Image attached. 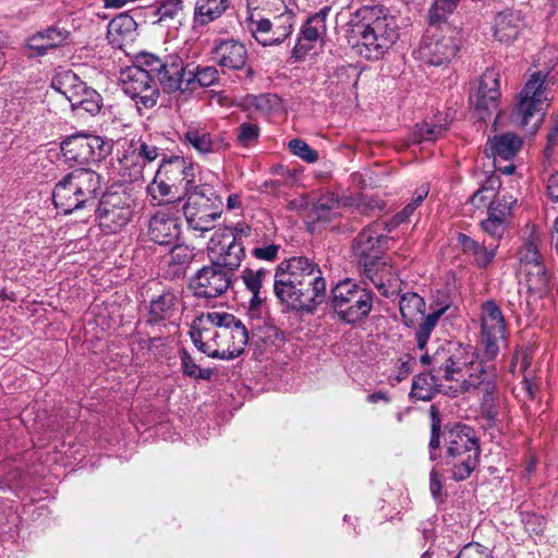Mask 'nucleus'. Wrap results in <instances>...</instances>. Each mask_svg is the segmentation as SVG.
Returning <instances> with one entry per match:
<instances>
[{
	"label": "nucleus",
	"mask_w": 558,
	"mask_h": 558,
	"mask_svg": "<svg viewBox=\"0 0 558 558\" xmlns=\"http://www.w3.org/2000/svg\"><path fill=\"white\" fill-rule=\"evenodd\" d=\"M430 439L429 459L446 468V472L457 481H464L480 462L481 448L478 438L472 427L457 423L445 426L441 432V418L436 405L429 409Z\"/></svg>",
	"instance_id": "1"
},
{
	"label": "nucleus",
	"mask_w": 558,
	"mask_h": 558,
	"mask_svg": "<svg viewBox=\"0 0 558 558\" xmlns=\"http://www.w3.org/2000/svg\"><path fill=\"white\" fill-rule=\"evenodd\" d=\"M274 292L288 308L313 313L326 300V280L318 264L294 256L278 265Z\"/></svg>",
	"instance_id": "2"
},
{
	"label": "nucleus",
	"mask_w": 558,
	"mask_h": 558,
	"mask_svg": "<svg viewBox=\"0 0 558 558\" xmlns=\"http://www.w3.org/2000/svg\"><path fill=\"white\" fill-rule=\"evenodd\" d=\"M350 40L357 53L368 60L380 59L399 38L395 16L380 7H362L350 22Z\"/></svg>",
	"instance_id": "3"
},
{
	"label": "nucleus",
	"mask_w": 558,
	"mask_h": 558,
	"mask_svg": "<svg viewBox=\"0 0 558 558\" xmlns=\"http://www.w3.org/2000/svg\"><path fill=\"white\" fill-rule=\"evenodd\" d=\"M101 195V177L90 169H76L63 177L52 192V202L64 215L92 213Z\"/></svg>",
	"instance_id": "4"
},
{
	"label": "nucleus",
	"mask_w": 558,
	"mask_h": 558,
	"mask_svg": "<svg viewBox=\"0 0 558 558\" xmlns=\"http://www.w3.org/2000/svg\"><path fill=\"white\" fill-rule=\"evenodd\" d=\"M375 298L366 283L344 279L331 288L328 304L340 322L354 326L368 318Z\"/></svg>",
	"instance_id": "5"
},
{
	"label": "nucleus",
	"mask_w": 558,
	"mask_h": 558,
	"mask_svg": "<svg viewBox=\"0 0 558 558\" xmlns=\"http://www.w3.org/2000/svg\"><path fill=\"white\" fill-rule=\"evenodd\" d=\"M391 232L388 222L374 221L365 227L354 239L352 250L365 275L377 286L373 276L387 266L385 251Z\"/></svg>",
	"instance_id": "6"
},
{
	"label": "nucleus",
	"mask_w": 558,
	"mask_h": 558,
	"mask_svg": "<svg viewBox=\"0 0 558 558\" xmlns=\"http://www.w3.org/2000/svg\"><path fill=\"white\" fill-rule=\"evenodd\" d=\"M99 228L107 234L120 232L131 221L133 199L125 192L101 193V198L93 210Z\"/></svg>",
	"instance_id": "7"
},
{
	"label": "nucleus",
	"mask_w": 558,
	"mask_h": 558,
	"mask_svg": "<svg viewBox=\"0 0 558 558\" xmlns=\"http://www.w3.org/2000/svg\"><path fill=\"white\" fill-rule=\"evenodd\" d=\"M121 87L141 113L155 107L160 95L151 72L140 62L121 73Z\"/></svg>",
	"instance_id": "8"
},
{
	"label": "nucleus",
	"mask_w": 558,
	"mask_h": 558,
	"mask_svg": "<svg viewBox=\"0 0 558 558\" xmlns=\"http://www.w3.org/2000/svg\"><path fill=\"white\" fill-rule=\"evenodd\" d=\"M137 62L146 65L154 78H157L165 93H186L184 89L186 72L183 59L178 54H167L163 59L149 52H144L137 58Z\"/></svg>",
	"instance_id": "9"
},
{
	"label": "nucleus",
	"mask_w": 558,
	"mask_h": 558,
	"mask_svg": "<svg viewBox=\"0 0 558 558\" xmlns=\"http://www.w3.org/2000/svg\"><path fill=\"white\" fill-rule=\"evenodd\" d=\"M547 77L548 72L536 71L531 74L519 94V100L511 114L514 124L521 128L527 126L534 114L547 106L548 98L545 95Z\"/></svg>",
	"instance_id": "10"
},
{
	"label": "nucleus",
	"mask_w": 558,
	"mask_h": 558,
	"mask_svg": "<svg viewBox=\"0 0 558 558\" xmlns=\"http://www.w3.org/2000/svg\"><path fill=\"white\" fill-rule=\"evenodd\" d=\"M61 151L71 166H83L105 158L109 153V145L98 135L77 133L61 143Z\"/></svg>",
	"instance_id": "11"
},
{
	"label": "nucleus",
	"mask_w": 558,
	"mask_h": 558,
	"mask_svg": "<svg viewBox=\"0 0 558 558\" xmlns=\"http://www.w3.org/2000/svg\"><path fill=\"white\" fill-rule=\"evenodd\" d=\"M208 252L211 262L220 264L223 269L233 272V276L245 256L243 242L236 239L230 228L218 229L214 232L208 243Z\"/></svg>",
	"instance_id": "12"
},
{
	"label": "nucleus",
	"mask_w": 558,
	"mask_h": 558,
	"mask_svg": "<svg viewBox=\"0 0 558 558\" xmlns=\"http://www.w3.org/2000/svg\"><path fill=\"white\" fill-rule=\"evenodd\" d=\"M482 345L484 356L494 360L499 352V342L505 339V316L493 300L485 301L481 306Z\"/></svg>",
	"instance_id": "13"
},
{
	"label": "nucleus",
	"mask_w": 558,
	"mask_h": 558,
	"mask_svg": "<svg viewBox=\"0 0 558 558\" xmlns=\"http://www.w3.org/2000/svg\"><path fill=\"white\" fill-rule=\"evenodd\" d=\"M235 276L221 267L220 264L211 262L203 266L192 278L191 286L194 294L198 298L215 299L232 287Z\"/></svg>",
	"instance_id": "14"
},
{
	"label": "nucleus",
	"mask_w": 558,
	"mask_h": 558,
	"mask_svg": "<svg viewBox=\"0 0 558 558\" xmlns=\"http://www.w3.org/2000/svg\"><path fill=\"white\" fill-rule=\"evenodd\" d=\"M211 58L223 72L243 71L244 80L252 82L254 70L247 63V50L244 44L233 38L216 39L211 48Z\"/></svg>",
	"instance_id": "15"
},
{
	"label": "nucleus",
	"mask_w": 558,
	"mask_h": 558,
	"mask_svg": "<svg viewBox=\"0 0 558 558\" xmlns=\"http://www.w3.org/2000/svg\"><path fill=\"white\" fill-rule=\"evenodd\" d=\"M500 96L499 73L487 69L480 78L477 90L470 96L475 117L482 121L489 118L497 110Z\"/></svg>",
	"instance_id": "16"
},
{
	"label": "nucleus",
	"mask_w": 558,
	"mask_h": 558,
	"mask_svg": "<svg viewBox=\"0 0 558 558\" xmlns=\"http://www.w3.org/2000/svg\"><path fill=\"white\" fill-rule=\"evenodd\" d=\"M475 361L470 363L469 375L461 383L454 395L475 391L478 395L484 392H496L497 371L492 363L493 360Z\"/></svg>",
	"instance_id": "17"
},
{
	"label": "nucleus",
	"mask_w": 558,
	"mask_h": 558,
	"mask_svg": "<svg viewBox=\"0 0 558 558\" xmlns=\"http://www.w3.org/2000/svg\"><path fill=\"white\" fill-rule=\"evenodd\" d=\"M464 355L465 349L458 343L448 342L440 345L432 355L430 372L439 378L451 380L466 364Z\"/></svg>",
	"instance_id": "18"
},
{
	"label": "nucleus",
	"mask_w": 558,
	"mask_h": 558,
	"mask_svg": "<svg viewBox=\"0 0 558 558\" xmlns=\"http://www.w3.org/2000/svg\"><path fill=\"white\" fill-rule=\"evenodd\" d=\"M459 46L452 37L426 36L420 44L418 58L429 65H441L454 58Z\"/></svg>",
	"instance_id": "19"
},
{
	"label": "nucleus",
	"mask_w": 558,
	"mask_h": 558,
	"mask_svg": "<svg viewBox=\"0 0 558 558\" xmlns=\"http://www.w3.org/2000/svg\"><path fill=\"white\" fill-rule=\"evenodd\" d=\"M184 204V215H194L195 213L221 215L222 198L216 193L215 189L209 184H201L190 193Z\"/></svg>",
	"instance_id": "20"
},
{
	"label": "nucleus",
	"mask_w": 558,
	"mask_h": 558,
	"mask_svg": "<svg viewBox=\"0 0 558 558\" xmlns=\"http://www.w3.org/2000/svg\"><path fill=\"white\" fill-rule=\"evenodd\" d=\"M180 233V219L170 213L158 210L149 220L148 235L157 244H172Z\"/></svg>",
	"instance_id": "21"
},
{
	"label": "nucleus",
	"mask_w": 558,
	"mask_h": 558,
	"mask_svg": "<svg viewBox=\"0 0 558 558\" xmlns=\"http://www.w3.org/2000/svg\"><path fill=\"white\" fill-rule=\"evenodd\" d=\"M180 304L181 298L171 290L154 296L149 302L147 324L153 326L175 318L180 314Z\"/></svg>",
	"instance_id": "22"
},
{
	"label": "nucleus",
	"mask_w": 558,
	"mask_h": 558,
	"mask_svg": "<svg viewBox=\"0 0 558 558\" xmlns=\"http://www.w3.org/2000/svg\"><path fill=\"white\" fill-rule=\"evenodd\" d=\"M523 27V16L520 11L505 10L495 17L494 36L500 43L509 44L515 40Z\"/></svg>",
	"instance_id": "23"
},
{
	"label": "nucleus",
	"mask_w": 558,
	"mask_h": 558,
	"mask_svg": "<svg viewBox=\"0 0 558 558\" xmlns=\"http://www.w3.org/2000/svg\"><path fill=\"white\" fill-rule=\"evenodd\" d=\"M70 33L58 26H49L27 39V47L36 56H45L49 50L61 46L68 39Z\"/></svg>",
	"instance_id": "24"
},
{
	"label": "nucleus",
	"mask_w": 558,
	"mask_h": 558,
	"mask_svg": "<svg viewBox=\"0 0 558 558\" xmlns=\"http://www.w3.org/2000/svg\"><path fill=\"white\" fill-rule=\"evenodd\" d=\"M270 275V271L265 268L253 269L245 267L241 272V280L247 292L251 293L248 300V308L252 312L258 311L265 302L266 296L263 292V282Z\"/></svg>",
	"instance_id": "25"
},
{
	"label": "nucleus",
	"mask_w": 558,
	"mask_h": 558,
	"mask_svg": "<svg viewBox=\"0 0 558 558\" xmlns=\"http://www.w3.org/2000/svg\"><path fill=\"white\" fill-rule=\"evenodd\" d=\"M458 243L478 268H486L495 258L498 243H481L464 233H458Z\"/></svg>",
	"instance_id": "26"
},
{
	"label": "nucleus",
	"mask_w": 558,
	"mask_h": 558,
	"mask_svg": "<svg viewBox=\"0 0 558 558\" xmlns=\"http://www.w3.org/2000/svg\"><path fill=\"white\" fill-rule=\"evenodd\" d=\"M183 140L199 154L217 153L226 146L222 138L198 125L189 126L183 133Z\"/></svg>",
	"instance_id": "27"
},
{
	"label": "nucleus",
	"mask_w": 558,
	"mask_h": 558,
	"mask_svg": "<svg viewBox=\"0 0 558 558\" xmlns=\"http://www.w3.org/2000/svg\"><path fill=\"white\" fill-rule=\"evenodd\" d=\"M522 140L512 132L497 134L488 140L487 146L494 157L495 162L498 159L511 160L522 147Z\"/></svg>",
	"instance_id": "28"
},
{
	"label": "nucleus",
	"mask_w": 558,
	"mask_h": 558,
	"mask_svg": "<svg viewBox=\"0 0 558 558\" xmlns=\"http://www.w3.org/2000/svg\"><path fill=\"white\" fill-rule=\"evenodd\" d=\"M136 28L135 20L128 13H121L108 24V40L112 46L122 48L125 41L133 39Z\"/></svg>",
	"instance_id": "29"
},
{
	"label": "nucleus",
	"mask_w": 558,
	"mask_h": 558,
	"mask_svg": "<svg viewBox=\"0 0 558 558\" xmlns=\"http://www.w3.org/2000/svg\"><path fill=\"white\" fill-rule=\"evenodd\" d=\"M338 217L337 208L331 199L320 198L313 203L305 216L307 228L314 232L319 227H325Z\"/></svg>",
	"instance_id": "30"
},
{
	"label": "nucleus",
	"mask_w": 558,
	"mask_h": 558,
	"mask_svg": "<svg viewBox=\"0 0 558 558\" xmlns=\"http://www.w3.org/2000/svg\"><path fill=\"white\" fill-rule=\"evenodd\" d=\"M399 311L403 324L412 328L416 325L420 317L425 312V301L415 292H407L400 296Z\"/></svg>",
	"instance_id": "31"
},
{
	"label": "nucleus",
	"mask_w": 558,
	"mask_h": 558,
	"mask_svg": "<svg viewBox=\"0 0 558 558\" xmlns=\"http://www.w3.org/2000/svg\"><path fill=\"white\" fill-rule=\"evenodd\" d=\"M184 89L186 93H192L198 87H210L219 82V72L213 65L196 66L189 69L186 72Z\"/></svg>",
	"instance_id": "32"
},
{
	"label": "nucleus",
	"mask_w": 558,
	"mask_h": 558,
	"mask_svg": "<svg viewBox=\"0 0 558 558\" xmlns=\"http://www.w3.org/2000/svg\"><path fill=\"white\" fill-rule=\"evenodd\" d=\"M83 81L72 71H62L53 76L51 86L58 93L62 94L71 104L77 101L78 90L83 87Z\"/></svg>",
	"instance_id": "33"
},
{
	"label": "nucleus",
	"mask_w": 558,
	"mask_h": 558,
	"mask_svg": "<svg viewBox=\"0 0 558 558\" xmlns=\"http://www.w3.org/2000/svg\"><path fill=\"white\" fill-rule=\"evenodd\" d=\"M330 10V7H324L317 13L308 17L302 26L300 38L307 43H316L327 31L326 20Z\"/></svg>",
	"instance_id": "34"
},
{
	"label": "nucleus",
	"mask_w": 558,
	"mask_h": 558,
	"mask_svg": "<svg viewBox=\"0 0 558 558\" xmlns=\"http://www.w3.org/2000/svg\"><path fill=\"white\" fill-rule=\"evenodd\" d=\"M228 0H197L194 10V21L199 25H206L227 10Z\"/></svg>",
	"instance_id": "35"
},
{
	"label": "nucleus",
	"mask_w": 558,
	"mask_h": 558,
	"mask_svg": "<svg viewBox=\"0 0 558 558\" xmlns=\"http://www.w3.org/2000/svg\"><path fill=\"white\" fill-rule=\"evenodd\" d=\"M439 377L429 371L413 377L410 397L415 400L429 401L436 392Z\"/></svg>",
	"instance_id": "36"
},
{
	"label": "nucleus",
	"mask_w": 558,
	"mask_h": 558,
	"mask_svg": "<svg viewBox=\"0 0 558 558\" xmlns=\"http://www.w3.org/2000/svg\"><path fill=\"white\" fill-rule=\"evenodd\" d=\"M499 187L500 180L498 177L492 175L487 178L485 183L471 196L470 203L476 208H488L490 203L496 199Z\"/></svg>",
	"instance_id": "37"
},
{
	"label": "nucleus",
	"mask_w": 558,
	"mask_h": 558,
	"mask_svg": "<svg viewBox=\"0 0 558 558\" xmlns=\"http://www.w3.org/2000/svg\"><path fill=\"white\" fill-rule=\"evenodd\" d=\"M186 168V159L180 156H173L170 159H163L156 177H165L172 185H179L182 174Z\"/></svg>",
	"instance_id": "38"
},
{
	"label": "nucleus",
	"mask_w": 558,
	"mask_h": 558,
	"mask_svg": "<svg viewBox=\"0 0 558 558\" xmlns=\"http://www.w3.org/2000/svg\"><path fill=\"white\" fill-rule=\"evenodd\" d=\"M526 286L531 293L542 296L548 289V275L543 264H534L532 267L526 268Z\"/></svg>",
	"instance_id": "39"
},
{
	"label": "nucleus",
	"mask_w": 558,
	"mask_h": 558,
	"mask_svg": "<svg viewBox=\"0 0 558 558\" xmlns=\"http://www.w3.org/2000/svg\"><path fill=\"white\" fill-rule=\"evenodd\" d=\"M446 308L436 310L428 315L422 317L423 320L418 324L415 332L416 345L420 350H424L430 338L432 331L435 329L440 316L445 313Z\"/></svg>",
	"instance_id": "40"
},
{
	"label": "nucleus",
	"mask_w": 558,
	"mask_h": 558,
	"mask_svg": "<svg viewBox=\"0 0 558 558\" xmlns=\"http://www.w3.org/2000/svg\"><path fill=\"white\" fill-rule=\"evenodd\" d=\"M447 130V122L445 123H436V122H424L417 125L416 130L412 134V141L414 143H423V142H435Z\"/></svg>",
	"instance_id": "41"
},
{
	"label": "nucleus",
	"mask_w": 558,
	"mask_h": 558,
	"mask_svg": "<svg viewBox=\"0 0 558 558\" xmlns=\"http://www.w3.org/2000/svg\"><path fill=\"white\" fill-rule=\"evenodd\" d=\"M515 203L517 199H513L512 197L502 196L501 198H496L493 203H490V206H488L487 215L490 218H494L495 216L497 219H500L507 225H510L512 218V208Z\"/></svg>",
	"instance_id": "42"
},
{
	"label": "nucleus",
	"mask_w": 558,
	"mask_h": 558,
	"mask_svg": "<svg viewBox=\"0 0 558 558\" xmlns=\"http://www.w3.org/2000/svg\"><path fill=\"white\" fill-rule=\"evenodd\" d=\"M293 27V14L290 11L277 16L274 22L271 36L274 45H280L283 43L292 33Z\"/></svg>",
	"instance_id": "43"
},
{
	"label": "nucleus",
	"mask_w": 558,
	"mask_h": 558,
	"mask_svg": "<svg viewBox=\"0 0 558 558\" xmlns=\"http://www.w3.org/2000/svg\"><path fill=\"white\" fill-rule=\"evenodd\" d=\"M180 360L183 374L185 376L195 378V379H210L213 375V371L210 368H201L193 360L191 354L185 350H180Z\"/></svg>",
	"instance_id": "44"
},
{
	"label": "nucleus",
	"mask_w": 558,
	"mask_h": 558,
	"mask_svg": "<svg viewBox=\"0 0 558 558\" xmlns=\"http://www.w3.org/2000/svg\"><path fill=\"white\" fill-rule=\"evenodd\" d=\"M274 23L268 19H260L258 21L251 20L250 31L255 40L263 46H274L271 36Z\"/></svg>",
	"instance_id": "45"
},
{
	"label": "nucleus",
	"mask_w": 558,
	"mask_h": 558,
	"mask_svg": "<svg viewBox=\"0 0 558 558\" xmlns=\"http://www.w3.org/2000/svg\"><path fill=\"white\" fill-rule=\"evenodd\" d=\"M220 336L221 333L215 332L213 339L216 340ZM222 336H230L233 343V348L241 349L242 352H244V348L248 342V331L240 319L236 318L232 327H230L228 331L222 333Z\"/></svg>",
	"instance_id": "46"
},
{
	"label": "nucleus",
	"mask_w": 558,
	"mask_h": 558,
	"mask_svg": "<svg viewBox=\"0 0 558 558\" xmlns=\"http://www.w3.org/2000/svg\"><path fill=\"white\" fill-rule=\"evenodd\" d=\"M510 225H507L500 219H497L495 216L490 218L487 216L486 219L481 221L482 230L489 235L493 241L490 243H498L504 238L506 232L508 231Z\"/></svg>",
	"instance_id": "47"
},
{
	"label": "nucleus",
	"mask_w": 558,
	"mask_h": 558,
	"mask_svg": "<svg viewBox=\"0 0 558 558\" xmlns=\"http://www.w3.org/2000/svg\"><path fill=\"white\" fill-rule=\"evenodd\" d=\"M259 134V126L251 122H243L236 129L238 143L243 147H250L257 143Z\"/></svg>",
	"instance_id": "48"
},
{
	"label": "nucleus",
	"mask_w": 558,
	"mask_h": 558,
	"mask_svg": "<svg viewBox=\"0 0 558 558\" xmlns=\"http://www.w3.org/2000/svg\"><path fill=\"white\" fill-rule=\"evenodd\" d=\"M187 221V225L191 229L206 232L214 228V221L220 218L221 215H213V214H204V213H195L194 215H184Z\"/></svg>",
	"instance_id": "49"
},
{
	"label": "nucleus",
	"mask_w": 558,
	"mask_h": 558,
	"mask_svg": "<svg viewBox=\"0 0 558 558\" xmlns=\"http://www.w3.org/2000/svg\"><path fill=\"white\" fill-rule=\"evenodd\" d=\"M461 0H434L430 9V21L433 23L444 21L459 5Z\"/></svg>",
	"instance_id": "50"
},
{
	"label": "nucleus",
	"mask_w": 558,
	"mask_h": 558,
	"mask_svg": "<svg viewBox=\"0 0 558 558\" xmlns=\"http://www.w3.org/2000/svg\"><path fill=\"white\" fill-rule=\"evenodd\" d=\"M290 151L302 160L313 163L318 160V153L303 140L294 138L289 142Z\"/></svg>",
	"instance_id": "51"
},
{
	"label": "nucleus",
	"mask_w": 558,
	"mask_h": 558,
	"mask_svg": "<svg viewBox=\"0 0 558 558\" xmlns=\"http://www.w3.org/2000/svg\"><path fill=\"white\" fill-rule=\"evenodd\" d=\"M482 395L481 413L483 417L488 422V425L494 426L498 420L495 392H484Z\"/></svg>",
	"instance_id": "52"
},
{
	"label": "nucleus",
	"mask_w": 558,
	"mask_h": 558,
	"mask_svg": "<svg viewBox=\"0 0 558 558\" xmlns=\"http://www.w3.org/2000/svg\"><path fill=\"white\" fill-rule=\"evenodd\" d=\"M520 259L522 263L526 265V267H532L534 264H543L542 256L539 254L536 238L531 236L523 245L520 252Z\"/></svg>",
	"instance_id": "53"
},
{
	"label": "nucleus",
	"mask_w": 558,
	"mask_h": 558,
	"mask_svg": "<svg viewBox=\"0 0 558 558\" xmlns=\"http://www.w3.org/2000/svg\"><path fill=\"white\" fill-rule=\"evenodd\" d=\"M194 256V250L184 244L173 245L170 251V262L175 265H189Z\"/></svg>",
	"instance_id": "54"
},
{
	"label": "nucleus",
	"mask_w": 558,
	"mask_h": 558,
	"mask_svg": "<svg viewBox=\"0 0 558 558\" xmlns=\"http://www.w3.org/2000/svg\"><path fill=\"white\" fill-rule=\"evenodd\" d=\"M456 558H493L492 550L478 543L466 544Z\"/></svg>",
	"instance_id": "55"
},
{
	"label": "nucleus",
	"mask_w": 558,
	"mask_h": 558,
	"mask_svg": "<svg viewBox=\"0 0 558 558\" xmlns=\"http://www.w3.org/2000/svg\"><path fill=\"white\" fill-rule=\"evenodd\" d=\"M183 9L182 0H165L156 10L159 21L173 19Z\"/></svg>",
	"instance_id": "56"
},
{
	"label": "nucleus",
	"mask_w": 558,
	"mask_h": 558,
	"mask_svg": "<svg viewBox=\"0 0 558 558\" xmlns=\"http://www.w3.org/2000/svg\"><path fill=\"white\" fill-rule=\"evenodd\" d=\"M206 320L216 327L222 328V333H225L232 327L236 317L226 312H209L206 314Z\"/></svg>",
	"instance_id": "57"
},
{
	"label": "nucleus",
	"mask_w": 558,
	"mask_h": 558,
	"mask_svg": "<svg viewBox=\"0 0 558 558\" xmlns=\"http://www.w3.org/2000/svg\"><path fill=\"white\" fill-rule=\"evenodd\" d=\"M525 531L531 536H539L545 531V520L543 517L535 513H526L522 519Z\"/></svg>",
	"instance_id": "58"
},
{
	"label": "nucleus",
	"mask_w": 558,
	"mask_h": 558,
	"mask_svg": "<svg viewBox=\"0 0 558 558\" xmlns=\"http://www.w3.org/2000/svg\"><path fill=\"white\" fill-rule=\"evenodd\" d=\"M415 357H413L410 354H405L402 357H400L398 360L397 373L393 375V380L400 383L403 379H405L413 372V366L415 365ZM390 378H392V375L390 376Z\"/></svg>",
	"instance_id": "59"
},
{
	"label": "nucleus",
	"mask_w": 558,
	"mask_h": 558,
	"mask_svg": "<svg viewBox=\"0 0 558 558\" xmlns=\"http://www.w3.org/2000/svg\"><path fill=\"white\" fill-rule=\"evenodd\" d=\"M186 168L187 169H185L182 174L179 186H181L184 193L189 195L190 193H193L195 187H198L199 185L195 184V166L186 160Z\"/></svg>",
	"instance_id": "60"
},
{
	"label": "nucleus",
	"mask_w": 558,
	"mask_h": 558,
	"mask_svg": "<svg viewBox=\"0 0 558 558\" xmlns=\"http://www.w3.org/2000/svg\"><path fill=\"white\" fill-rule=\"evenodd\" d=\"M278 251H279V245L270 244L265 247L253 248L252 254L257 259L270 262V260H275L277 258Z\"/></svg>",
	"instance_id": "61"
},
{
	"label": "nucleus",
	"mask_w": 558,
	"mask_h": 558,
	"mask_svg": "<svg viewBox=\"0 0 558 558\" xmlns=\"http://www.w3.org/2000/svg\"><path fill=\"white\" fill-rule=\"evenodd\" d=\"M137 156L147 162H151L159 156V148L155 145L142 142L137 148Z\"/></svg>",
	"instance_id": "62"
},
{
	"label": "nucleus",
	"mask_w": 558,
	"mask_h": 558,
	"mask_svg": "<svg viewBox=\"0 0 558 558\" xmlns=\"http://www.w3.org/2000/svg\"><path fill=\"white\" fill-rule=\"evenodd\" d=\"M101 100L102 98L99 93H89V99L85 101L78 109L95 116L101 108Z\"/></svg>",
	"instance_id": "63"
},
{
	"label": "nucleus",
	"mask_w": 558,
	"mask_h": 558,
	"mask_svg": "<svg viewBox=\"0 0 558 558\" xmlns=\"http://www.w3.org/2000/svg\"><path fill=\"white\" fill-rule=\"evenodd\" d=\"M242 353L243 352L241 349H235V348L227 349V350H222V351H219L218 349L214 348L211 351H205V354L209 357L227 360V361L233 360V359L240 356Z\"/></svg>",
	"instance_id": "64"
}]
</instances>
